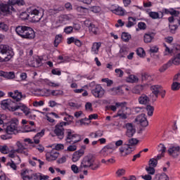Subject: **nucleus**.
Listing matches in <instances>:
<instances>
[{
  "instance_id": "nucleus-1",
  "label": "nucleus",
  "mask_w": 180,
  "mask_h": 180,
  "mask_svg": "<svg viewBox=\"0 0 180 180\" xmlns=\"http://www.w3.org/2000/svg\"><path fill=\"white\" fill-rule=\"evenodd\" d=\"M16 33L20 36L22 39H28L29 40H33L36 37V33L34 30L30 27L27 26H18L15 29Z\"/></svg>"
},
{
  "instance_id": "nucleus-2",
  "label": "nucleus",
  "mask_w": 180,
  "mask_h": 180,
  "mask_svg": "<svg viewBox=\"0 0 180 180\" xmlns=\"http://www.w3.org/2000/svg\"><path fill=\"white\" fill-rule=\"evenodd\" d=\"M94 162H95L94 155H85L82 160L79 169H87V168H91V169H98V168H99V164H95L94 165Z\"/></svg>"
},
{
  "instance_id": "nucleus-3",
  "label": "nucleus",
  "mask_w": 180,
  "mask_h": 180,
  "mask_svg": "<svg viewBox=\"0 0 180 180\" xmlns=\"http://www.w3.org/2000/svg\"><path fill=\"white\" fill-rule=\"evenodd\" d=\"M21 176L23 180H49L50 177L47 175H39L37 176V174H33V173H32V171H29V170H22L21 172Z\"/></svg>"
},
{
  "instance_id": "nucleus-4",
  "label": "nucleus",
  "mask_w": 180,
  "mask_h": 180,
  "mask_svg": "<svg viewBox=\"0 0 180 180\" xmlns=\"http://www.w3.org/2000/svg\"><path fill=\"white\" fill-rule=\"evenodd\" d=\"M13 57V51L6 45H0V63L9 61Z\"/></svg>"
},
{
  "instance_id": "nucleus-5",
  "label": "nucleus",
  "mask_w": 180,
  "mask_h": 180,
  "mask_svg": "<svg viewBox=\"0 0 180 180\" xmlns=\"http://www.w3.org/2000/svg\"><path fill=\"white\" fill-rule=\"evenodd\" d=\"M9 123L10 124L4 129L6 134L10 136H12V134H18L19 133V129H18L19 120H18V118H13Z\"/></svg>"
},
{
  "instance_id": "nucleus-6",
  "label": "nucleus",
  "mask_w": 180,
  "mask_h": 180,
  "mask_svg": "<svg viewBox=\"0 0 180 180\" xmlns=\"http://www.w3.org/2000/svg\"><path fill=\"white\" fill-rule=\"evenodd\" d=\"M134 122L138 126H140L142 129H145L148 126V120H147V115L146 114L142 113L139 115L134 120Z\"/></svg>"
},
{
  "instance_id": "nucleus-7",
  "label": "nucleus",
  "mask_w": 180,
  "mask_h": 180,
  "mask_svg": "<svg viewBox=\"0 0 180 180\" xmlns=\"http://www.w3.org/2000/svg\"><path fill=\"white\" fill-rule=\"evenodd\" d=\"M15 147L17 148L15 150L18 154H23V155H25L26 157L30 154L29 149L25 147L20 141H18L15 143Z\"/></svg>"
},
{
  "instance_id": "nucleus-8",
  "label": "nucleus",
  "mask_w": 180,
  "mask_h": 180,
  "mask_svg": "<svg viewBox=\"0 0 180 180\" xmlns=\"http://www.w3.org/2000/svg\"><path fill=\"white\" fill-rule=\"evenodd\" d=\"M64 126H67V122H60L55 127L54 133L59 139H64Z\"/></svg>"
},
{
  "instance_id": "nucleus-9",
  "label": "nucleus",
  "mask_w": 180,
  "mask_h": 180,
  "mask_svg": "<svg viewBox=\"0 0 180 180\" xmlns=\"http://www.w3.org/2000/svg\"><path fill=\"white\" fill-rule=\"evenodd\" d=\"M124 91H129V88L121 85L110 89L108 92H110L111 95H124Z\"/></svg>"
},
{
  "instance_id": "nucleus-10",
  "label": "nucleus",
  "mask_w": 180,
  "mask_h": 180,
  "mask_svg": "<svg viewBox=\"0 0 180 180\" xmlns=\"http://www.w3.org/2000/svg\"><path fill=\"white\" fill-rule=\"evenodd\" d=\"M41 18H43V15H41V13L37 9H34L30 13V20L33 23L40 22Z\"/></svg>"
},
{
  "instance_id": "nucleus-11",
  "label": "nucleus",
  "mask_w": 180,
  "mask_h": 180,
  "mask_svg": "<svg viewBox=\"0 0 180 180\" xmlns=\"http://www.w3.org/2000/svg\"><path fill=\"white\" fill-rule=\"evenodd\" d=\"M124 128L126 129L125 134L127 137H129L131 139L134 134H136V127L132 123H127L124 125Z\"/></svg>"
},
{
  "instance_id": "nucleus-12",
  "label": "nucleus",
  "mask_w": 180,
  "mask_h": 180,
  "mask_svg": "<svg viewBox=\"0 0 180 180\" xmlns=\"http://www.w3.org/2000/svg\"><path fill=\"white\" fill-rule=\"evenodd\" d=\"M130 115H131V110L127 107H122L117 113V116L120 119H127V116H130Z\"/></svg>"
},
{
  "instance_id": "nucleus-13",
  "label": "nucleus",
  "mask_w": 180,
  "mask_h": 180,
  "mask_svg": "<svg viewBox=\"0 0 180 180\" xmlns=\"http://www.w3.org/2000/svg\"><path fill=\"white\" fill-rule=\"evenodd\" d=\"M1 106L4 110L8 109V110H11V112H15V110H13V109H16V105L13 106V101L9 99L2 101L1 103Z\"/></svg>"
},
{
  "instance_id": "nucleus-14",
  "label": "nucleus",
  "mask_w": 180,
  "mask_h": 180,
  "mask_svg": "<svg viewBox=\"0 0 180 180\" xmlns=\"http://www.w3.org/2000/svg\"><path fill=\"white\" fill-rule=\"evenodd\" d=\"M132 151L134 150L127 143L124 144L119 148V153L121 157H127V155H130Z\"/></svg>"
},
{
  "instance_id": "nucleus-15",
  "label": "nucleus",
  "mask_w": 180,
  "mask_h": 180,
  "mask_svg": "<svg viewBox=\"0 0 180 180\" xmlns=\"http://www.w3.org/2000/svg\"><path fill=\"white\" fill-rule=\"evenodd\" d=\"M167 153L170 157L172 158H178L180 154V146H173L167 150Z\"/></svg>"
},
{
  "instance_id": "nucleus-16",
  "label": "nucleus",
  "mask_w": 180,
  "mask_h": 180,
  "mask_svg": "<svg viewBox=\"0 0 180 180\" xmlns=\"http://www.w3.org/2000/svg\"><path fill=\"white\" fill-rule=\"evenodd\" d=\"M67 142L70 144H75L81 141V137L77 134H72L71 131H68Z\"/></svg>"
},
{
  "instance_id": "nucleus-17",
  "label": "nucleus",
  "mask_w": 180,
  "mask_h": 180,
  "mask_svg": "<svg viewBox=\"0 0 180 180\" xmlns=\"http://www.w3.org/2000/svg\"><path fill=\"white\" fill-rule=\"evenodd\" d=\"M85 155V148L83 149H80L76 150L72 156V162H78L79 160H81L82 157H84Z\"/></svg>"
},
{
  "instance_id": "nucleus-18",
  "label": "nucleus",
  "mask_w": 180,
  "mask_h": 180,
  "mask_svg": "<svg viewBox=\"0 0 180 180\" xmlns=\"http://www.w3.org/2000/svg\"><path fill=\"white\" fill-rule=\"evenodd\" d=\"M92 94L95 98H103L105 95V89L100 85L96 86V88L92 90Z\"/></svg>"
},
{
  "instance_id": "nucleus-19",
  "label": "nucleus",
  "mask_w": 180,
  "mask_h": 180,
  "mask_svg": "<svg viewBox=\"0 0 180 180\" xmlns=\"http://www.w3.org/2000/svg\"><path fill=\"white\" fill-rule=\"evenodd\" d=\"M46 157L47 161H56V160H57L58 157H60V153L56 150H52L50 152L46 153Z\"/></svg>"
},
{
  "instance_id": "nucleus-20",
  "label": "nucleus",
  "mask_w": 180,
  "mask_h": 180,
  "mask_svg": "<svg viewBox=\"0 0 180 180\" xmlns=\"http://www.w3.org/2000/svg\"><path fill=\"white\" fill-rule=\"evenodd\" d=\"M12 12L13 11L11 10V7L8 4H0V15H9L10 13H12Z\"/></svg>"
},
{
  "instance_id": "nucleus-21",
  "label": "nucleus",
  "mask_w": 180,
  "mask_h": 180,
  "mask_svg": "<svg viewBox=\"0 0 180 180\" xmlns=\"http://www.w3.org/2000/svg\"><path fill=\"white\" fill-rule=\"evenodd\" d=\"M19 109L20 110H22L23 113H25V116H27V115L30 113V109L24 104L15 105V108L13 109V110H15V112H16V110H19Z\"/></svg>"
},
{
  "instance_id": "nucleus-22",
  "label": "nucleus",
  "mask_w": 180,
  "mask_h": 180,
  "mask_svg": "<svg viewBox=\"0 0 180 180\" xmlns=\"http://www.w3.org/2000/svg\"><path fill=\"white\" fill-rule=\"evenodd\" d=\"M8 95L14 99V101H16V102H19V101L22 100V98H23V95H22L21 92H19L18 91H15L14 93L9 92Z\"/></svg>"
},
{
  "instance_id": "nucleus-23",
  "label": "nucleus",
  "mask_w": 180,
  "mask_h": 180,
  "mask_svg": "<svg viewBox=\"0 0 180 180\" xmlns=\"http://www.w3.org/2000/svg\"><path fill=\"white\" fill-rule=\"evenodd\" d=\"M85 25L89 27V30L91 33H93V34H98L99 32V30L95 26V25L86 21L85 22Z\"/></svg>"
},
{
  "instance_id": "nucleus-24",
  "label": "nucleus",
  "mask_w": 180,
  "mask_h": 180,
  "mask_svg": "<svg viewBox=\"0 0 180 180\" xmlns=\"http://www.w3.org/2000/svg\"><path fill=\"white\" fill-rule=\"evenodd\" d=\"M139 143H140V141L136 138H131L130 139H129L128 141V143L127 146H129L130 147V148L131 150H133L134 151V150H136V146H137V144H139Z\"/></svg>"
},
{
  "instance_id": "nucleus-25",
  "label": "nucleus",
  "mask_w": 180,
  "mask_h": 180,
  "mask_svg": "<svg viewBox=\"0 0 180 180\" xmlns=\"http://www.w3.org/2000/svg\"><path fill=\"white\" fill-rule=\"evenodd\" d=\"M125 81L129 84H137L139 77L134 75H129L126 77Z\"/></svg>"
},
{
  "instance_id": "nucleus-26",
  "label": "nucleus",
  "mask_w": 180,
  "mask_h": 180,
  "mask_svg": "<svg viewBox=\"0 0 180 180\" xmlns=\"http://www.w3.org/2000/svg\"><path fill=\"white\" fill-rule=\"evenodd\" d=\"M165 13L166 15L169 14V15H171L173 18H174H174H178V16H179V15H180L179 11H176V10H175V9H174V8H169V9L165 8Z\"/></svg>"
},
{
  "instance_id": "nucleus-27",
  "label": "nucleus",
  "mask_w": 180,
  "mask_h": 180,
  "mask_svg": "<svg viewBox=\"0 0 180 180\" xmlns=\"http://www.w3.org/2000/svg\"><path fill=\"white\" fill-rule=\"evenodd\" d=\"M140 105H147L150 103V98L146 94H142L138 99Z\"/></svg>"
},
{
  "instance_id": "nucleus-28",
  "label": "nucleus",
  "mask_w": 180,
  "mask_h": 180,
  "mask_svg": "<svg viewBox=\"0 0 180 180\" xmlns=\"http://www.w3.org/2000/svg\"><path fill=\"white\" fill-rule=\"evenodd\" d=\"M112 146L107 145L104 146L101 150H100V154L101 157H108L109 155V150H112Z\"/></svg>"
},
{
  "instance_id": "nucleus-29",
  "label": "nucleus",
  "mask_w": 180,
  "mask_h": 180,
  "mask_svg": "<svg viewBox=\"0 0 180 180\" xmlns=\"http://www.w3.org/2000/svg\"><path fill=\"white\" fill-rule=\"evenodd\" d=\"M169 63H171V64H173V65H180V53L174 55Z\"/></svg>"
},
{
  "instance_id": "nucleus-30",
  "label": "nucleus",
  "mask_w": 180,
  "mask_h": 180,
  "mask_svg": "<svg viewBox=\"0 0 180 180\" xmlns=\"http://www.w3.org/2000/svg\"><path fill=\"white\" fill-rule=\"evenodd\" d=\"M111 12L112 13H115V15H118L119 16H124V9L120 6H117L115 8H113L111 10Z\"/></svg>"
},
{
  "instance_id": "nucleus-31",
  "label": "nucleus",
  "mask_w": 180,
  "mask_h": 180,
  "mask_svg": "<svg viewBox=\"0 0 180 180\" xmlns=\"http://www.w3.org/2000/svg\"><path fill=\"white\" fill-rule=\"evenodd\" d=\"M0 77L8 78V79H13V78H15V72H6L4 71H0Z\"/></svg>"
},
{
  "instance_id": "nucleus-32",
  "label": "nucleus",
  "mask_w": 180,
  "mask_h": 180,
  "mask_svg": "<svg viewBox=\"0 0 180 180\" xmlns=\"http://www.w3.org/2000/svg\"><path fill=\"white\" fill-rule=\"evenodd\" d=\"M153 180H169V177L165 173L156 174Z\"/></svg>"
},
{
  "instance_id": "nucleus-33",
  "label": "nucleus",
  "mask_w": 180,
  "mask_h": 180,
  "mask_svg": "<svg viewBox=\"0 0 180 180\" xmlns=\"http://www.w3.org/2000/svg\"><path fill=\"white\" fill-rule=\"evenodd\" d=\"M161 88H162V86L160 85H153L150 87L152 94H153L156 98L158 97V94H160V89H161Z\"/></svg>"
},
{
  "instance_id": "nucleus-34",
  "label": "nucleus",
  "mask_w": 180,
  "mask_h": 180,
  "mask_svg": "<svg viewBox=\"0 0 180 180\" xmlns=\"http://www.w3.org/2000/svg\"><path fill=\"white\" fill-rule=\"evenodd\" d=\"M27 64L31 67H39V65L40 64V60L34 59V58H30L27 60Z\"/></svg>"
},
{
  "instance_id": "nucleus-35",
  "label": "nucleus",
  "mask_w": 180,
  "mask_h": 180,
  "mask_svg": "<svg viewBox=\"0 0 180 180\" xmlns=\"http://www.w3.org/2000/svg\"><path fill=\"white\" fill-rule=\"evenodd\" d=\"M146 86V84H138L135 86L133 89V93L136 94H140L142 91L144 90V87Z\"/></svg>"
},
{
  "instance_id": "nucleus-36",
  "label": "nucleus",
  "mask_w": 180,
  "mask_h": 180,
  "mask_svg": "<svg viewBox=\"0 0 180 180\" xmlns=\"http://www.w3.org/2000/svg\"><path fill=\"white\" fill-rule=\"evenodd\" d=\"M101 46H102V44H101V42L94 43L91 47L92 53H94V54H98V53L99 52V49H101Z\"/></svg>"
},
{
  "instance_id": "nucleus-37",
  "label": "nucleus",
  "mask_w": 180,
  "mask_h": 180,
  "mask_svg": "<svg viewBox=\"0 0 180 180\" xmlns=\"http://www.w3.org/2000/svg\"><path fill=\"white\" fill-rule=\"evenodd\" d=\"M71 20L70 16L67 15H60L58 18L57 23H65V22Z\"/></svg>"
},
{
  "instance_id": "nucleus-38",
  "label": "nucleus",
  "mask_w": 180,
  "mask_h": 180,
  "mask_svg": "<svg viewBox=\"0 0 180 180\" xmlns=\"http://www.w3.org/2000/svg\"><path fill=\"white\" fill-rule=\"evenodd\" d=\"M180 25V20H176V21L175 22V24H172L169 25V29H170V32H175V30H176V29H178V26H179Z\"/></svg>"
},
{
  "instance_id": "nucleus-39",
  "label": "nucleus",
  "mask_w": 180,
  "mask_h": 180,
  "mask_svg": "<svg viewBox=\"0 0 180 180\" xmlns=\"http://www.w3.org/2000/svg\"><path fill=\"white\" fill-rule=\"evenodd\" d=\"M154 37L151 34H145L143 37V40L145 43H151Z\"/></svg>"
},
{
  "instance_id": "nucleus-40",
  "label": "nucleus",
  "mask_w": 180,
  "mask_h": 180,
  "mask_svg": "<svg viewBox=\"0 0 180 180\" xmlns=\"http://www.w3.org/2000/svg\"><path fill=\"white\" fill-rule=\"evenodd\" d=\"M7 4L11 8V12H16V8H15V5H16V0H8Z\"/></svg>"
},
{
  "instance_id": "nucleus-41",
  "label": "nucleus",
  "mask_w": 180,
  "mask_h": 180,
  "mask_svg": "<svg viewBox=\"0 0 180 180\" xmlns=\"http://www.w3.org/2000/svg\"><path fill=\"white\" fill-rule=\"evenodd\" d=\"M54 117H58V115H57V114L54 112H52L51 114L46 115V119L48 122H49L50 123H54Z\"/></svg>"
},
{
  "instance_id": "nucleus-42",
  "label": "nucleus",
  "mask_w": 180,
  "mask_h": 180,
  "mask_svg": "<svg viewBox=\"0 0 180 180\" xmlns=\"http://www.w3.org/2000/svg\"><path fill=\"white\" fill-rule=\"evenodd\" d=\"M146 110L147 112L148 116H153L154 113V107L151 105H148L146 107Z\"/></svg>"
},
{
  "instance_id": "nucleus-43",
  "label": "nucleus",
  "mask_w": 180,
  "mask_h": 180,
  "mask_svg": "<svg viewBox=\"0 0 180 180\" xmlns=\"http://www.w3.org/2000/svg\"><path fill=\"white\" fill-rule=\"evenodd\" d=\"M89 123H91V121H89L88 118H84L76 122V124H79L80 126H85L86 124H89Z\"/></svg>"
},
{
  "instance_id": "nucleus-44",
  "label": "nucleus",
  "mask_w": 180,
  "mask_h": 180,
  "mask_svg": "<svg viewBox=\"0 0 180 180\" xmlns=\"http://www.w3.org/2000/svg\"><path fill=\"white\" fill-rule=\"evenodd\" d=\"M168 70V64L165 63L162 65H161L159 68H158V72H160V74H165V72Z\"/></svg>"
},
{
  "instance_id": "nucleus-45",
  "label": "nucleus",
  "mask_w": 180,
  "mask_h": 180,
  "mask_svg": "<svg viewBox=\"0 0 180 180\" xmlns=\"http://www.w3.org/2000/svg\"><path fill=\"white\" fill-rule=\"evenodd\" d=\"M61 39H63V35L58 34L56 36L55 40H54V46L58 47V44L61 43Z\"/></svg>"
},
{
  "instance_id": "nucleus-46",
  "label": "nucleus",
  "mask_w": 180,
  "mask_h": 180,
  "mask_svg": "<svg viewBox=\"0 0 180 180\" xmlns=\"http://www.w3.org/2000/svg\"><path fill=\"white\" fill-rule=\"evenodd\" d=\"M44 134V133L43 132H39L34 137V143H35V144H39V143H40V139L41 137H43V135Z\"/></svg>"
},
{
  "instance_id": "nucleus-47",
  "label": "nucleus",
  "mask_w": 180,
  "mask_h": 180,
  "mask_svg": "<svg viewBox=\"0 0 180 180\" xmlns=\"http://www.w3.org/2000/svg\"><path fill=\"white\" fill-rule=\"evenodd\" d=\"M172 91H179L180 83L178 82H173L171 86Z\"/></svg>"
},
{
  "instance_id": "nucleus-48",
  "label": "nucleus",
  "mask_w": 180,
  "mask_h": 180,
  "mask_svg": "<svg viewBox=\"0 0 180 180\" xmlns=\"http://www.w3.org/2000/svg\"><path fill=\"white\" fill-rule=\"evenodd\" d=\"M136 25V18L133 17L128 18V23L127 25V27H131V26H134Z\"/></svg>"
},
{
  "instance_id": "nucleus-49",
  "label": "nucleus",
  "mask_w": 180,
  "mask_h": 180,
  "mask_svg": "<svg viewBox=\"0 0 180 180\" xmlns=\"http://www.w3.org/2000/svg\"><path fill=\"white\" fill-rule=\"evenodd\" d=\"M119 108H122V103H116L115 105L109 106L110 110H112V112H116Z\"/></svg>"
},
{
  "instance_id": "nucleus-50",
  "label": "nucleus",
  "mask_w": 180,
  "mask_h": 180,
  "mask_svg": "<svg viewBox=\"0 0 180 180\" xmlns=\"http://www.w3.org/2000/svg\"><path fill=\"white\" fill-rule=\"evenodd\" d=\"M41 96H50V95H52V96H56V90H53L50 91V90L47 89L45 91V94H40Z\"/></svg>"
},
{
  "instance_id": "nucleus-51",
  "label": "nucleus",
  "mask_w": 180,
  "mask_h": 180,
  "mask_svg": "<svg viewBox=\"0 0 180 180\" xmlns=\"http://www.w3.org/2000/svg\"><path fill=\"white\" fill-rule=\"evenodd\" d=\"M89 9L91 12H93V13H99L101 11V7L98 6H93L89 7Z\"/></svg>"
},
{
  "instance_id": "nucleus-52",
  "label": "nucleus",
  "mask_w": 180,
  "mask_h": 180,
  "mask_svg": "<svg viewBox=\"0 0 180 180\" xmlns=\"http://www.w3.org/2000/svg\"><path fill=\"white\" fill-rule=\"evenodd\" d=\"M130 39H131V36L130 35V34L127 32H123L122 34V39L123 40V41H129Z\"/></svg>"
},
{
  "instance_id": "nucleus-53",
  "label": "nucleus",
  "mask_w": 180,
  "mask_h": 180,
  "mask_svg": "<svg viewBox=\"0 0 180 180\" xmlns=\"http://www.w3.org/2000/svg\"><path fill=\"white\" fill-rule=\"evenodd\" d=\"M158 164V161H157V159L155 158L150 159L148 162L149 167H152L153 168H155Z\"/></svg>"
},
{
  "instance_id": "nucleus-54",
  "label": "nucleus",
  "mask_w": 180,
  "mask_h": 180,
  "mask_svg": "<svg viewBox=\"0 0 180 180\" xmlns=\"http://www.w3.org/2000/svg\"><path fill=\"white\" fill-rule=\"evenodd\" d=\"M0 152H1L2 154H8V153H9V148L6 145L0 146Z\"/></svg>"
},
{
  "instance_id": "nucleus-55",
  "label": "nucleus",
  "mask_w": 180,
  "mask_h": 180,
  "mask_svg": "<svg viewBox=\"0 0 180 180\" xmlns=\"http://www.w3.org/2000/svg\"><path fill=\"white\" fill-rule=\"evenodd\" d=\"M136 53H137V56H139V57H141V58H143L146 56V51L143 48H139L136 50Z\"/></svg>"
},
{
  "instance_id": "nucleus-56",
  "label": "nucleus",
  "mask_w": 180,
  "mask_h": 180,
  "mask_svg": "<svg viewBox=\"0 0 180 180\" xmlns=\"http://www.w3.org/2000/svg\"><path fill=\"white\" fill-rule=\"evenodd\" d=\"M20 19H22V20H26L27 19H29V20H30V14H27V13L26 12H23L20 15Z\"/></svg>"
},
{
  "instance_id": "nucleus-57",
  "label": "nucleus",
  "mask_w": 180,
  "mask_h": 180,
  "mask_svg": "<svg viewBox=\"0 0 180 180\" xmlns=\"http://www.w3.org/2000/svg\"><path fill=\"white\" fill-rule=\"evenodd\" d=\"M32 105L34 108H39L40 106H44V101H35L32 103Z\"/></svg>"
},
{
  "instance_id": "nucleus-58",
  "label": "nucleus",
  "mask_w": 180,
  "mask_h": 180,
  "mask_svg": "<svg viewBox=\"0 0 180 180\" xmlns=\"http://www.w3.org/2000/svg\"><path fill=\"white\" fill-rule=\"evenodd\" d=\"M146 171L149 175H154V174H155V169H154V167H152L151 166H148V167H146Z\"/></svg>"
},
{
  "instance_id": "nucleus-59",
  "label": "nucleus",
  "mask_w": 180,
  "mask_h": 180,
  "mask_svg": "<svg viewBox=\"0 0 180 180\" xmlns=\"http://www.w3.org/2000/svg\"><path fill=\"white\" fill-rule=\"evenodd\" d=\"M159 51H160V48L158 47V46L154 45L150 46L149 52L152 53H158Z\"/></svg>"
},
{
  "instance_id": "nucleus-60",
  "label": "nucleus",
  "mask_w": 180,
  "mask_h": 180,
  "mask_svg": "<svg viewBox=\"0 0 180 180\" xmlns=\"http://www.w3.org/2000/svg\"><path fill=\"white\" fill-rule=\"evenodd\" d=\"M164 46H165V56H168V55H169V54H172V49H171L170 47H169V46H168V45H167V44H164Z\"/></svg>"
},
{
  "instance_id": "nucleus-61",
  "label": "nucleus",
  "mask_w": 180,
  "mask_h": 180,
  "mask_svg": "<svg viewBox=\"0 0 180 180\" xmlns=\"http://www.w3.org/2000/svg\"><path fill=\"white\" fill-rule=\"evenodd\" d=\"M76 11H77V12H79L80 13H85L86 11H88V8L82 6H77L76 8Z\"/></svg>"
},
{
  "instance_id": "nucleus-62",
  "label": "nucleus",
  "mask_w": 180,
  "mask_h": 180,
  "mask_svg": "<svg viewBox=\"0 0 180 180\" xmlns=\"http://www.w3.org/2000/svg\"><path fill=\"white\" fill-rule=\"evenodd\" d=\"M149 16H150L152 19H160V14L157 12H150Z\"/></svg>"
},
{
  "instance_id": "nucleus-63",
  "label": "nucleus",
  "mask_w": 180,
  "mask_h": 180,
  "mask_svg": "<svg viewBox=\"0 0 180 180\" xmlns=\"http://www.w3.org/2000/svg\"><path fill=\"white\" fill-rule=\"evenodd\" d=\"M0 29L1 30H4V32H8V30H9V27L4 22H0Z\"/></svg>"
},
{
  "instance_id": "nucleus-64",
  "label": "nucleus",
  "mask_w": 180,
  "mask_h": 180,
  "mask_svg": "<svg viewBox=\"0 0 180 180\" xmlns=\"http://www.w3.org/2000/svg\"><path fill=\"white\" fill-rule=\"evenodd\" d=\"M101 82H105V84H107V86H110V85H112L113 84V81L110 80L108 78L102 79Z\"/></svg>"
}]
</instances>
